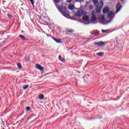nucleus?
Wrapping results in <instances>:
<instances>
[{"label":"nucleus","instance_id":"nucleus-1","mask_svg":"<svg viewBox=\"0 0 129 129\" xmlns=\"http://www.w3.org/2000/svg\"><path fill=\"white\" fill-rule=\"evenodd\" d=\"M56 6L57 10L62 15H63V16H64V17L68 18V19L70 18V16L69 15V11L67 10L66 7L63 6L62 5L59 6L56 5Z\"/></svg>","mask_w":129,"mask_h":129},{"label":"nucleus","instance_id":"nucleus-2","mask_svg":"<svg viewBox=\"0 0 129 129\" xmlns=\"http://www.w3.org/2000/svg\"><path fill=\"white\" fill-rule=\"evenodd\" d=\"M87 13L86 12H83V10H78L75 14L76 17H78L79 18H80L81 16H83V15H87Z\"/></svg>","mask_w":129,"mask_h":129},{"label":"nucleus","instance_id":"nucleus-3","mask_svg":"<svg viewBox=\"0 0 129 129\" xmlns=\"http://www.w3.org/2000/svg\"><path fill=\"white\" fill-rule=\"evenodd\" d=\"M105 44H106V42L99 41L98 42H94V45H96V46H100L101 47L104 46Z\"/></svg>","mask_w":129,"mask_h":129},{"label":"nucleus","instance_id":"nucleus-4","mask_svg":"<svg viewBox=\"0 0 129 129\" xmlns=\"http://www.w3.org/2000/svg\"><path fill=\"white\" fill-rule=\"evenodd\" d=\"M36 69H38L40 71H43L44 70V68H43L41 64H36Z\"/></svg>","mask_w":129,"mask_h":129},{"label":"nucleus","instance_id":"nucleus-5","mask_svg":"<svg viewBox=\"0 0 129 129\" xmlns=\"http://www.w3.org/2000/svg\"><path fill=\"white\" fill-rule=\"evenodd\" d=\"M116 7L117 9H118V10H117L116 12V14H117V13H118V12H119V11L121 10V6H120V4L118 3Z\"/></svg>","mask_w":129,"mask_h":129},{"label":"nucleus","instance_id":"nucleus-6","mask_svg":"<svg viewBox=\"0 0 129 129\" xmlns=\"http://www.w3.org/2000/svg\"><path fill=\"white\" fill-rule=\"evenodd\" d=\"M109 12V8L108 7H105L103 10V14H107Z\"/></svg>","mask_w":129,"mask_h":129},{"label":"nucleus","instance_id":"nucleus-7","mask_svg":"<svg viewBox=\"0 0 129 129\" xmlns=\"http://www.w3.org/2000/svg\"><path fill=\"white\" fill-rule=\"evenodd\" d=\"M83 20L84 21V22H87L89 20V17L87 16H85L83 17Z\"/></svg>","mask_w":129,"mask_h":129},{"label":"nucleus","instance_id":"nucleus-8","mask_svg":"<svg viewBox=\"0 0 129 129\" xmlns=\"http://www.w3.org/2000/svg\"><path fill=\"white\" fill-rule=\"evenodd\" d=\"M51 38H52V39L54 40V41H55V42H56V43H61V39H57L53 37V36H51Z\"/></svg>","mask_w":129,"mask_h":129},{"label":"nucleus","instance_id":"nucleus-9","mask_svg":"<svg viewBox=\"0 0 129 129\" xmlns=\"http://www.w3.org/2000/svg\"><path fill=\"white\" fill-rule=\"evenodd\" d=\"M66 31L67 32H68V33H73V32H74V30L72 29H68V28H67L66 29Z\"/></svg>","mask_w":129,"mask_h":129},{"label":"nucleus","instance_id":"nucleus-10","mask_svg":"<svg viewBox=\"0 0 129 129\" xmlns=\"http://www.w3.org/2000/svg\"><path fill=\"white\" fill-rule=\"evenodd\" d=\"M93 2L95 5L98 7V5H99V3H98V0H93Z\"/></svg>","mask_w":129,"mask_h":129},{"label":"nucleus","instance_id":"nucleus-11","mask_svg":"<svg viewBox=\"0 0 129 129\" xmlns=\"http://www.w3.org/2000/svg\"><path fill=\"white\" fill-rule=\"evenodd\" d=\"M99 18L100 20H101V21H104V19H105L104 15H100L99 16Z\"/></svg>","mask_w":129,"mask_h":129},{"label":"nucleus","instance_id":"nucleus-12","mask_svg":"<svg viewBox=\"0 0 129 129\" xmlns=\"http://www.w3.org/2000/svg\"><path fill=\"white\" fill-rule=\"evenodd\" d=\"M97 8L96 9V11L97 13V14H100V12H101V8H98V7H97Z\"/></svg>","mask_w":129,"mask_h":129},{"label":"nucleus","instance_id":"nucleus-13","mask_svg":"<svg viewBox=\"0 0 129 129\" xmlns=\"http://www.w3.org/2000/svg\"><path fill=\"white\" fill-rule=\"evenodd\" d=\"M69 10H71V11H73L74 10V6L73 5H71L69 6Z\"/></svg>","mask_w":129,"mask_h":129},{"label":"nucleus","instance_id":"nucleus-14","mask_svg":"<svg viewBox=\"0 0 129 129\" xmlns=\"http://www.w3.org/2000/svg\"><path fill=\"white\" fill-rule=\"evenodd\" d=\"M91 20L92 21H96V16L94 14L92 15Z\"/></svg>","mask_w":129,"mask_h":129},{"label":"nucleus","instance_id":"nucleus-15","mask_svg":"<svg viewBox=\"0 0 129 129\" xmlns=\"http://www.w3.org/2000/svg\"><path fill=\"white\" fill-rule=\"evenodd\" d=\"M58 59H59L60 61H61V62H65V59L62 58V57H61V55H59V56H58Z\"/></svg>","mask_w":129,"mask_h":129},{"label":"nucleus","instance_id":"nucleus-16","mask_svg":"<svg viewBox=\"0 0 129 129\" xmlns=\"http://www.w3.org/2000/svg\"><path fill=\"white\" fill-rule=\"evenodd\" d=\"M19 37H20V38H21V39H22V40H27V39L26 38L25 36L20 35Z\"/></svg>","mask_w":129,"mask_h":129},{"label":"nucleus","instance_id":"nucleus-17","mask_svg":"<svg viewBox=\"0 0 129 129\" xmlns=\"http://www.w3.org/2000/svg\"><path fill=\"white\" fill-rule=\"evenodd\" d=\"M38 97H39V99H41V100H43L44 98V96H43V94H40L38 96Z\"/></svg>","mask_w":129,"mask_h":129},{"label":"nucleus","instance_id":"nucleus-18","mask_svg":"<svg viewBox=\"0 0 129 129\" xmlns=\"http://www.w3.org/2000/svg\"><path fill=\"white\" fill-rule=\"evenodd\" d=\"M17 66L19 69H22V64H21V62L17 63Z\"/></svg>","mask_w":129,"mask_h":129},{"label":"nucleus","instance_id":"nucleus-19","mask_svg":"<svg viewBox=\"0 0 129 129\" xmlns=\"http://www.w3.org/2000/svg\"><path fill=\"white\" fill-rule=\"evenodd\" d=\"M98 56H103L104 55V52H98L96 53Z\"/></svg>","mask_w":129,"mask_h":129},{"label":"nucleus","instance_id":"nucleus-20","mask_svg":"<svg viewBox=\"0 0 129 129\" xmlns=\"http://www.w3.org/2000/svg\"><path fill=\"white\" fill-rule=\"evenodd\" d=\"M100 8H101V9H102V8L103 7V2L101 1L100 2Z\"/></svg>","mask_w":129,"mask_h":129},{"label":"nucleus","instance_id":"nucleus-21","mask_svg":"<svg viewBox=\"0 0 129 129\" xmlns=\"http://www.w3.org/2000/svg\"><path fill=\"white\" fill-rule=\"evenodd\" d=\"M29 87V85H26V86L23 87V89L24 90H26V89H27V88H28Z\"/></svg>","mask_w":129,"mask_h":129},{"label":"nucleus","instance_id":"nucleus-22","mask_svg":"<svg viewBox=\"0 0 129 129\" xmlns=\"http://www.w3.org/2000/svg\"><path fill=\"white\" fill-rule=\"evenodd\" d=\"M112 14H113V13H112V12H110L108 14V17H110V16H111V15H112Z\"/></svg>","mask_w":129,"mask_h":129},{"label":"nucleus","instance_id":"nucleus-23","mask_svg":"<svg viewBox=\"0 0 129 129\" xmlns=\"http://www.w3.org/2000/svg\"><path fill=\"white\" fill-rule=\"evenodd\" d=\"M31 109V107H27L26 110H27V111H30V110Z\"/></svg>","mask_w":129,"mask_h":129},{"label":"nucleus","instance_id":"nucleus-24","mask_svg":"<svg viewBox=\"0 0 129 129\" xmlns=\"http://www.w3.org/2000/svg\"><path fill=\"white\" fill-rule=\"evenodd\" d=\"M29 1H30L31 3V5H32V6H34V0H29Z\"/></svg>","mask_w":129,"mask_h":129},{"label":"nucleus","instance_id":"nucleus-25","mask_svg":"<svg viewBox=\"0 0 129 129\" xmlns=\"http://www.w3.org/2000/svg\"><path fill=\"white\" fill-rule=\"evenodd\" d=\"M54 2L56 3H60V0H54Z\"/></svg>","mask_w":129,"mask_h":129},{"label":"nucleus","instance_id":"nucleus-26","mask_svg":"<svg viewBox=\"0 0 129 129\" xmlns=\"http://www.w3.org/2000/svg\"><path fill=\"white\" fill-rule=\"evenodd\" d=\"M71 2H72V0H67V3H69V4H70Z\"/></svg>","mask_w":129,"mask_h":129},{"label":"nucleus","instance_id":"nucleus-27","mask_svg":"<svg viewBox=\"0 0 129 129\" xmlns=\"http://www.w3.org/2000/svg\"><path fill=\"white\" fill-rule=\"evenodd\" d=\"M108 30H102V33H105V32H107Z\"/></svg>","mask_w":129,"mask_h":129},{"label":"nucleus","instance_id":"nucleus-28","mask_svg":"<svg viewBox=\"0 0 129 129\" xmlns=\"http://www.w3.org/2000/svg\"><path fill=\"white\" fill-rule=\"evenodd\" d=\"M8 17H9V18H10V19H12V15L8 14Z\"/></svg>","mask_w":129,"mask_h":129},{"label":"nucleus","instance_id":"nucleus-29","mask_svg":"<svg viewBox=\"0 0 129 129\" xmlns=\"http://www.w3.org/2000/svg\"><path fill=\"white\" fill-rule=\"evenodd\" d=\"M47 36H48V37H52V36H51V35H50L49 34H47Z\"/></svg>","mask_w":129,"mask_h":129},{"label":"nucleus","instance_id":"nucleus-30","mask_svg":"<svg viewBox=\"0 0 129 129\" xmlns=\"http://www.w3.org/2000/svg\"><path fill=\"white\" fill-rule=\"evenodd\" d=\"M76 2H80L81 0H76Z\"/></svg>","mask_w":129,"mask_h":129},{"label":"nucleus","instance_id":"nucleus-31","mask_svg":"<svg viewBox=\"0 0 129 129\" xmlns=\"http://www.w3.org/2000/svg\"><path fill=\"white\" fill-rule=\"evenodd\" d=\"M92 8H93V6H90V8H91V9H92Z\"/></svg>","mask_w":129,"mask_h":129},{"label":"nucleus","instance_id":"nucleus-32","mask_svg":"<svg viewBox=\"0 0 129 129\" xmlns=\"http://www.w3.org/2000/svg\"><path fill=\"white\" fill-rule=\"evenodd\" d=\"M23 32H24V31L22 30V32L23 33Z\"/></svg>","mask_w":129,"mask_h":129}]
</instances>
